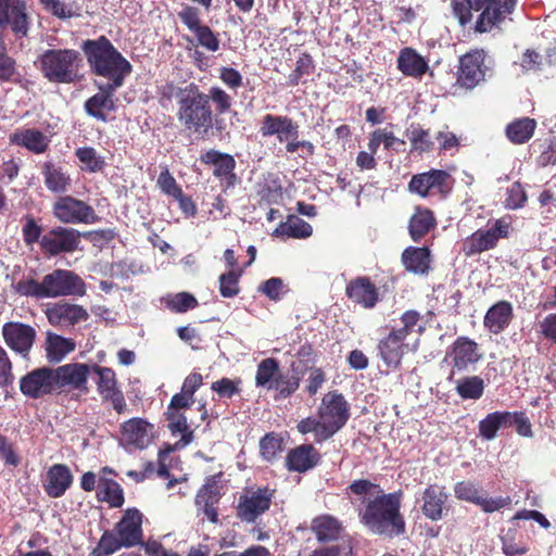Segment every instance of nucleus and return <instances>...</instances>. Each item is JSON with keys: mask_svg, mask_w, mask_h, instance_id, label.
Here are the masks:
<instances>
[{"mask_svg": "<svg viewBox=\"0 0 556 556\" xmlns=\"http://www.w3.org/2000/svg\"><path fill=\"white\" fill-rule=\"evenodd\" d=\"M73 480V473L67 465L54 464L47 471L43 490L48 496L59 498L71 488Z\"/></svg>", "mask_w": 556, "mask_h": 556, "instance_id": "473e14b6", "label": "nucleus"}, {"mask_svg": "<svg viewBox=\"0 0 556 556\" xmlns=\"http://www.w3.org/2000/svg\"><path fill=\"white\" fill-rule=\"evenodd\" d=\"M118 88L108 84L100 85L99 92L85 101V112L97 121L109 122V113L116 109L114 92Z\"/></svg>", "mask_w": 556, "mask_h": 556, "instance_id": "bb28decb", "label": "nucleus"}, {"mask_svg": "<svg viewBox=\"0 0 556 556\" xmlns=\"http://www.w3.org/2000/svg\"><path fill=\"white\" fill-rule=\"evenodd\" d=\"M448 493L444 485L429 484L421 494V513L431 521H439L444 516Z\"/></svg>", "mask_w": 556, "mask_h": 556, "instance_id": "c85d7f7f", "label": "nucleus"}, {"mask_svg": "<svg viewBox=\"0 0 556 556\" xmlns=\"http://www.w3.org/2000/svg\"><path fill=\"white\" fill-rule=\"evenodd\" d=\"M165 416L168 421V428L172 434L181 433L180 441L182 442V445L189 444L193 439V432L189 430L187 417L185 414L178 409L167 408Z\"/></svg>", "mask_w": 556, "mask_h": 556, "instance_id": "8fccbe9b", "label": "nucleus"}, {"mask_svg": "<svg viewBox=\"0 0 556 556\" xmlns=\"http://www.w3.org/2000/svg\"><path fill=\"white\" fill-rule=\"evenodd\" d=\"M283 440L276 432L266 433L260 441V453L263 459L274 462L282 452Z\"/></svg>", "mask_w": 556, "mask_h": 556, "instance_id": "864d4df0", "label": "nucleus"}, {"mask_svg": "<svg viewBox=\"0 0 556 556\" xmlns=\"http://www.w3.org/2000/svg\"><path fill=\"white\" fill-rule=\"evenodd\" d=\"M401 262L406 271L426 276L431 269L432 255L430 248L409 245L402 252Z\"/></svg>", "mask_w": 556, "mask_h": 556, "instance_id": "f704fd0d", "label": "nucleus"}, {"mask_svg": "<svg viewBox=\"0 0 556 556\" xmlns=\"http://www.w3.org/2000/svg\"><path fill=\"white\" fill-rule=\"evenodd\" d=\"M486 53L483 49H473L459 58L456 85L472 90L484 81L489 70L485 64Z\"/></svg>", "mask_w": 556, "mask_h": 556, "instance_id": "1a4fd4ad", "label": "nucleus"}, {"mask_svg": "<svg viewBox=\"0 0 556 556\" xmlns=\"http://www.w3.org/2000/svg\"><path fill=\"white\" fill-rule=\"evenodd\" d=\"M536 121L531 117H520L511 121L505 127L507 139L514 144H523L534 135Z\"/></svg>", "mask_w": 556, "mask_h": 556, "instance_id": "37998d69", "label": "nucleus"}, {"mask_svg": "<svg viewBox=\"0 0 556 556\" xmlns=\"http://www.w3.org/2000/svg\"><path fill=\"white\" fill-rule=\"evenodd\" d=\"M166 307L174 313H186L199 305L197 298L189 292H178L165 300Z\"/></svg>", "mask_w": 556, "mask_h": 556, "instance_id": "13d9d810", "label": "nucleus"}, {"mask_svg": "<svg viewBox=\"0 0 556 556\" xmlns=\"http://www.w3.org/2000/svg\"><path fill=\"white\" fill-rule=\"evenodd\" d=\"M98 498L106 502L113 508L122 507L125 502L121 484L112 479H103L101 481Z\"/></svg>", "mask_w": 556, "mask_h": 556, "instance_id": "09e8293b", "label": "nucleus"}, {"mask_svg": "<svg viewBox=\"0 0 556 556\" xmlns=\"http://www.w3.org/2000/svg\"><path fill=\"white\" fill-rule=\"evenodd\" d=\"M184 88L178 87L174 81H165L156 88L157 102L162 108H168L175 97L181 100Z\"/></svg>", "mask_w": 556, "mask_h": 556, "instance_id": "680f3d73", "label": "nucleus"}, {"mask_svg": "<svg viewBox=\"0 0 556 556\" xmlns=\"http://www.w3.org/2000/svg\"><path fill=\"white\" fill-rule=\"evenodd\" d=\"M279 363L276 358L268 357L260 362L255 375L257 387H267L274 381L279 372Z\"/></svg>", "mask_w": 556, "mask_h": 556, "instance_id": "4d7b16f0", "label": "nucleus"}, {"mask_svg": "<svg viewBox=\"0 0 556 556\" xmlns=\"http://www.w3.org/2000/svg\"><path fill=\"white\" fill-rule=\"evenodd\" d=\"M222 472L210 476L205 479L204 484L198 490L194 504L198 513L203 514L210 522H218V511L216 505L222 498L219 480Z\"/></svg>", "mask_w": 556, "mask_h": 556, "instance_id": "aec40b11", "label": "nucleus"}, {"mask_svg": "<svg viewBox=\"0 0 556 556\" xmlns=\"http://www.w3.org/2000/svg\"><path fill=\"white\" fill-rule=\"evenodd\" d=\"M405 339V337L392 329L387 337L379 341V356L388 368L396 369L400 367L402 358L408 348L404 342Z\"/></svg>", "mask_w": 556, "mask_h": 556, "instance_id": "c756f323", "label": "nucleus"}, {"mask_svg": "<svg viewBox=\"0 0 556 556\" xmlns=\"http://www.w3.org/2000/svg\"><path fill=\"white\" fill-rule=\"evenodd\" d=\"M315 70L314 61L308 53H302L295 63V68L288 76V86H296L304 76L311 75Z\"/></svg>", "mask_w": 556, "mask_h": 556, "instance_id": "052dcab7", "label": "nucleus"}, {"mask_svg": "<svg viewBox=\"0 0 556 556\" xmlns=\"http://www.w3.org/2000/svg\"><path fill=\"white\" fill-rule=\"evenodd\" d=\"M260 134L262 137L276 136L279 142H288L299 138L300 126L288 115L266 114L263 116Z\"/></svg>", "mask_w": 556, "mask_h": 556, "instance_id": "a878e982", "label": "nucleus"}, {"mask_svg": "<svg viewBox=\"0 0 556 556\" xmlns=\"http://www.w3.org/2000/svg\"><path fill=\"white\" fill-rule=\"evenodd\" d=\"M455 497L479 506L482 511L491 514L511 504L510 496L488 497L486 492L477 483L466 480L454 485Z\"/></svg>", "mask_w": 556, "mask_h": 556, "instance_id": "f8f14e48", "label": "nucleus"}, {"mask_svg": "<svg viewBox=\"0 0 556 556\" xmlns=\"http://www.w3.org/2000/svg\"><path fill=\"white\" fill-rule=\"evenodd\" d=\"M240 384L241 379L232 380L227 377H223L222 379L214 381L211 389L222 399H231L241 392Z\"/></svg>", "mask_w": 556, "mask_h": 556, "instance_id": "e2e57ef3", "label": "nucleus"}, {"mask_svg": "<svg viewBox=\"0 0 556 556\" xmlns=\"http://www.w3.org/2000/svg\"><path fill=\"white\" fill-rule=\"evenodd\" d=\"M20 390L33 400L54 393L52 367H38L24 375L20 379Z\"/></svg>", "mask_w": 556, "mask_h": 556, "instance_id": "412c9836", "label": "nucleus"}, {"mask_svg": "<svg viewBox=\"0 0 556 556\" xmlns=\"http://www.w3.org/2000/svg\"><path fill=\"white\" fill-rule=\"evenodd\" d=\"M514 415L510 412H494L479 421V434L484 440H493L500 429L511 427Z\"/></svg>", "mask_w": 556, "mask_h": 556, "instance_id": "79ce46f5", "label": "nucleus"}, {"mask_svg": "<svg viewBox=\"0 0 556 556\" xmlns=\"http://www.w3.org/2000/svg\"><path fill=\"white\" fill-rule=\"evenodd\" d=\"M43 77L54 84H73L79 80L83 59L75 49H48L38 58Z\"/></svg>", "mask_w": 556, "mask_h": 556, "instance_id": "0eeeda50", "label": "nucleus"}, {"mask_svg": "<svg viewBox=\"0 0 556 556\" xmlns=\"http://www.w3.org/2000/svg\"><path fill=\"white\" fill-rule=\"evenodd\" d=\"M51 139L38 128H16L9 135V144L26 149L33 154H43L49 150Z\"/></svg>", "mask_w": 556, "mask_h": 556, "instance_id": "cd10ccee", "label": "nucleus"}, {"mask_svg": "<svg viewBox=\"0 0 556 556\" xmlns=\"http://www.w3.org/2000/svg\"><path fill=\"white\" fill-rule=\"evenodd\" d=\"M260 134L262 137L276 136L279 142H288L299 138L300 126L288 115L266 114L263 116Z\"/></svg>", "mask_w": 556, "mask_h": 556, "instance_id": "393cba45", "label": "nucleus"}, {"mask_svg": "<svg viewBox=\"0 0 556 556\" xmlns=\"http://www.w3.org/2000/svg\"><path fill=\"white\" fill-rule=\"evenodd\" d=\"M76 349L73 339L64 338L54 332H48L45 342L46 358L51 364L61 363L67 354Z\"/></svg>", "mask_w": 556, "mask_h": 556, "instance_id": "a19ab883", "label": "nucleus"}, {"mask_svg": "<svg viewBox=\"0 0 556 556\" xmlns=\"http://www.w3.org/2000/svg\"><path fill=\"white\" fill-rule=\"evenodd\" d=\"M80 241L81 233L77 229L55 226L42 235L39 245L45 255L52 257L75 252Z\"/></svg>", "mask_w": 556, "mask_h": 556, "instance_id": "9d476101", "label": "nucleus"}, {"mask_svg": "<svg viewBox=\"0 0 556 556\" xmlns=\"http://www.w3.org/2000/svg\"><path fill=\"white\" fill-rule=\"evenodd\" d=\"M313 232L312 226L305 222L304 219L298 216H289L286 222H281L274 231V235L295 238V239H305L311 237Z\"/></svg>", "mask_w": 556, "mask_h": 556, "instance_id": "c03bdc74", "label": "nucleus"}, {"mask_svg": "<svg viewBox=\"0 0 556 556\" xmlns=\"http://www.w3.org/2000/svg\"><path fill=\"white\" fill-rule=\"evenodd\" d=\"M90 366L85 363H68L52 368L53 384L56 393L77 390L88 392Z\"/></svg>", "mask_w": 556, "mask_h": 556, "instance_id": "4468645a", "label": "nucleus"}, {"mask_svg": "<svg viewBox=\"0 0 556 556\" xmlns=\"http://www.w3.org/2000/svg\"><path fill=\"white\" fill-rule=\"evenodd\" d=\"M311 530L320 543L337 541L343 532L341 521L328 514L315 517L312 520Z\"/></svg>", "mask_w": 556, "mask_h": 556, "instance_id": "ea45409f", "label": "nucleus"}, {"mask_svg": "<svg viewBox=\"0 0 556 556\" xmlns=\"http://www.w3.org/2000/svg\"><path fill=\"white\" fill-rule=\"evenodd\" d=\"M43 10L59 20H70L80 16V7L75 1L39 0Z\"/></svg>", "mask_w": 556, "mask_h": 556, "instance_id": "a18cd8bd", "label": "nucleus"}, {"mask_svg": "<svg viewBox=\"0 0 556 556\" xmlns=\"http://www.w3.org/2000/svg\"><path fill=\"white\" fill-rule=\"evenodd\" d=\"M142 513L137 508H127L114 529L105 530L98 544L90 552L91 556H109L122 547L142 544Z\"/></svg>", "mask_w": 556, "mask_h": 556, "instance_id": "423d86ee", "label": "nucleus"}, {"mask_svg": "<svg viewBox=\"0 0 556 556\" xmlns=\"http://www.w3.org/2000/svg\"><path fill=\"white\" fill-rule=\"evenodd\" d=\"M45 315L51 326L59 328H72L89 319V313L83 305L67 301L50 303Z\"/></svg>", "mask_w": 556, "mask_h": 556, "instance_id": "a211bd4d", "label": "nucleus"}, {"mask_svg": "<svg viewBox=\"0 0 556 556\" xmlns=\"http://www.w3.org/2000/svg\"><path fill=\"white\" fill-rule=\"evenodd\" d=\"M178 17L192 33H195L203 26V24H201L199 9L195 7L185 5L182 10L178 12Z\"/></svg>", "mask_w": 556, "mask_h": 556, "instance_id": "774afa93", "label": "nucleus"}, {"mask_svg": "<svg viewBox=\"0 0 556 556\" xmlns=\"http://www.w3.org/2000/svg\"><path fill=\"white\" fill-rule=\"evenodd\" d=\"M484 381L479 376H469L456 381L455 390L463 400H479L484 392Z\"/></svg>", "mask_w": 556, "mask_h": 556, "instance_id": "de8ad7c7", "label": "nucleus"}, {"mask_svg": "<svg viewBox=\"0 0 556 556\" xmlns=\"http://www.w3.org/2000/svg\"><path fill=\"white\" fill-rule=\"evenodd\" d=\"M275 490L268 486L241 495L237 505V517L244 522L253 523L265 514L273 502Z\"/></svg>", "mask_w": 556, "mask_h": 556, "instance_id": "2eb2a0df", "label": "nucleus"}, {"mask_svg": "<svg viewBox=\"0 0 556 556\" xmlns=\"http://www.w3.org/2000/svg\"><path fill=\"white\" fill-rule=\"evenodd\" d=\"M241 270H228L219 276V293L223 298H235L240 293Z\"/></svg>", "mask_w": 556, "mask_h": 556, "instance_id": "bf43d9fd", "label": "nucleus"}, {"mask_svg": "<svg viewBox=\"0 0 556 556\" xmlns=\"http://www.w3.org/2000/svg\"><path fill=\"white\" fill-rule=\"evenodd\" d=\"M16 294L36 300L65 296H84L87 292L85 280L75 271L55 268L46 274L41 281L22 278L13 285Z\"/></svg>", "mask_w": 556, "mask_h": 556, "instance_id": "7ed1b4c3", "label": "nucleus"}, {"mask_svg": "<svg viewBox=\"0 0 556 556\" xmlns=\"http://www.w3.org/2000/svg\"><path fill=\"white\" fill-rule=\"evenodd\" d=\"M121 434L125 446L143 450L154 439V426L143 418L134 417L121 425Z\"/></svg>", "mask_w": 556, "mask_h": 556, "instance_id": "5701e85b", "label": "nucleus"}, {"mask_svg": "<svg viewBox=\"0 0 556 556\" xmlns=\"http://www.w3.org/2000/svg\"><path fill=\"white\" fill-rule=\"evenodd\" d=\"M395 143L404 144V140L399 139L394 134L387 128H378L369 135L368 150L372 153H377L380 144H383L386 150L393 148Z\"/></svg>", "mask_w": 556, "mask_h": 556, "instance_id": "5fc2aeb1", "label": "nucleus"}, {"mask_svg": "<svg viewBox=\"0 0 556 556\" xmlns=\"http://www.w3.org/2000/svg\"><path fill=\"white\" fill-rule=\"evenodd\" d=\"M361 523L368 532L388 538L405 533L406 523L401 514V492L377 494L363 501L358 508Z\"/></svg>", "mask_w": 556, "mask_h": 556, "instance_id": "f03ea898", "label": "nucleus"}, {"mask_svg": "<svg viewBox=\"0 0 556 556\" xmlns=\"http://www.w3.org/2000/svg\"><path fill=\"white\" fill-rule=\"evenodd\" d=\"M5 344L23 358H28L37 338L36 329L21 321H8L2 326Z\"/></svg>", "mask_w": 556, "mask_h": 556, "instance_id": "6ab92c4d", "label": "nucleus"}, {"mask_svg": "<svg viewBox=\"0 0 556 556\" xmlns=\"http://www.w3.org/2000/svg\"><path fill=\"white\" fill-rule=\"evenodd\" d=\"M396 63L403 75L414 78H421L429 68L428 62L410 47L400 51Z\"/></svg>", "mask_w": 556, "mask_h": 556, "instance_id": "58836bf2", "label": "nucleus"}, {"mask_svg": "<svg viewBox=\"0 0 556 556\" xmlns=\"http://www.w3.org/2000/svg\"><path fill=\"white\" fill-rule=\"evenodd\" d=\"M345 296L365 309H372L381 301L379 288L368 276L351 279L345 286Z\"/></svg>", "mask_w": 556, "mask_h": 556, "instance_id": "4be33fe9", "label": "nucleus"}, {"mask_svg": "<svg viewBox=\"0 0 556 556\" xmlns=\"http://www.w3.org/2000/svg\"><path fill=\"white\" fill-rule=\"evenodd\" d=\"M200 161L205 165H214L213 175L219 179H226L228 186H232L236 180V160L231 154L211 149L200 156Z\"/></svg>", "mask_w": 556, "mask_h": 556, "instance_id": "72a5a7b5", "label": "nucleus"}, {"mask_svg": "<svg viewBox=\"0 0 556 556\" xmlns=\"http://www.w3.org/2000/svg\"><path fill=\"white\" fill-rule=\"evenodd\" d=\"M156 185L164 194L172 198L180 195V191L182 190L167 167L160 173Z\"/></svg>", "mask_w": 556, "mask_h": 556, "instance_id": "0e129e2a", "label": "nucleus"}, {"mask_svg": "<svg viewBox=\"0 0 556 556\" xmlns=\"http://www.w3.org/2000/svg\"><path fill=\"white\" fill-rule=\"evenodd\" d=\"M406 134L410 142L412 152L422 154L432 151L433 142L428 129H424L419 124H412L410 127L407 128Z\"/></svg>", "mask_w": 556, "mask_h": 556, "instance_id": "49530a36", "label": "nucleus"}, {"mask_svg": "<svg viewBox=\"0 0 556 556\" xmlns=\"http://www.w3.org/2000/svg\"><path fill=\"white\" fill-rule=\"evenodd\" d=\"M534 146L539 149L536 156V165L539 167H547L556 164V137L549 136L544 139H538Z\"/></svg>", "mask_w": 556, "mask_h": 556, "instance_id": "603ef678", "label": "nucleus"}, {"mask_svg": "<svg viewBox=\"0 0 556 556\" xmlns=\"http://www.w3.org/2000/svg\"><path fill=\"white\" fill-rule=\"evenodd\" d=\"M301 378L298 375H287L281 371L268 386V389L277 391V399H287L291 396L300 387Z\"/></svg>", "mask_w": 556, "mask_h": 556, "instance_id": "3c124183", "label": "nucleus"}, {"mask_svg": "<svg viewBox=\"0 0 556 556\" xmlns=\"http://www.w3.org/2000/svg\"><path fill=\"white\" fill-rule=\"evenodd\" d=\"M437 227V218L433 211L424 206H416L408 220V233L414 242H420L431 230Z\"/></svg>", "mask_w": 556, "mask_h": 556, "instance_id": "e433bc0d", "label": "nucleus"}, {"mask_svg": "<svg viewBox=\"0 0 556 556\" xmlns=\"http://www.w3.org/2000/svg\"><path fill=\"white\" fill-rule=\"evenodd\" d=\"M451 175L443 169H430L429 172L413 175L408 182V190L421 198L434 194L446 197L451 191Z\"/></svg>", "mask_w": 556, "mask_h": 556, "instance_id": "dca6fc26", "label": "nucleus"}, {"mask_svg": "<svg viewBox=\"0 0 556 556\" xmlns=\"http://www.w3.org/2000/svg\"><path fill=\"white\" fill-rule=\"evenodd\" d=\"M75 155L89 173L101 172L105 167L104 159L92 147L78 148L75 151Z\"/></svg>", "mask_w": 556, "mask_h": 556, "instance_id": "6e6d98bb", "label": "nucleus"}, {"mask_svg": "<svg viewBox=\"0 0 556 556\" xmlns=\"http://www.w3.org/2000/svg\"><path fill=\"white\" fill-rule=\"evenodd\" d=\"M283 288L285 285L281 278L271 277L260 285L257 290L258 292L266 295L269 300L277 302L283 294Z\"/></svg>", "mask_w": 556, "mask_h": 556, "instance_id": "338daca9", "label": "nucleus"}, {"mask_svg": "<svg viewBox=\"0 0 556 556\" xmlns=\"http://www.w3.org/2000/svg\"><path fill=\"white\" fill-rule=\"evenodd\" d=\"M319 417L323 420L332 421L342 428L350 417L349 405L344 396L338 391L325 394L319 407Z\"/></svg>", "mask_w": 556, "mask_h": 556, "instance_id": "7c9ffc66", "label": "nucleus"}, {"mask_svg": "<svg viewBox=\"0 0 556 556\" xmlns=\"http://www.w3.org/2000/svg\"><path fill=\"white\" fill-rule=\"evenodd\" d=\"M184 91L181 100L178 101L177 116L186 129L194 132L206 134L213 127L211 102L215 104L218 115L227 113L232 105L231 96L218 86H212L205 93L197 84L190 83L184 87Z\"/></svg>", "mask_w": 556, "mask_h": 556, "instance_id": "f257e3e1", "label": "nucleus"}, {"mask_svg": "<svg viewBox=\"0 0 556 556\" xmlns=\"http://www.w3.org/2000/svg\"><path fill=\"white\" fill-rule=\"evenodd\" d=\"M518 0H452V12L460 26L472 21V11H480L475 30L483 34L491 31L510 15Z\"/></svg>", "mask_w": 556, "mask_h": 556, "instance_id": "39448f33", "label": "nucleus"}, {"mask_svg": "<svg viewBox=\"0 0 556 556\" xmlns=\"http://www.w3.org/2000/svg\"><path fill=\"white\" fill-rule=\"evenodd\" d=\"M514 317L513 305L510 302L503 300L493 304L483 318V326L494 334L504 331Z\"/></svg>", "mask_w": 556, "mask_h": 556, "instance_id": "c9c22d12", "label": "nucleus"}, {"mask_svg": "<svg viewBox=\"0 0 556 556\" xmlns=\"http://www.w3.org/2000/svg\"><path fill=\"white\" fill-rule=\"evenodd\" d=\"M320 459V453L312 444H302L288 452L286 467L289 471L303 473L316 467Z\"/></svg>", "mask_w": 556, "mask_h": 556, "instance_id": "2f4dec72", "label": "nucleus"}, {"mask_svg": "<svg viewBox=\"0 0 556 556\" xmlns=\"http://www.w3.org/2000/svg\"><path fill=\"white\" fill-rule=\"evenodd\" d=\"M81 50L91 74L108 79V85L122 87L126 76L131 73L132 66L129 61L104 35L83 41Z\"/></svg>", "mask_w": 556, "mask_h": 556, "instance_id": "20e7f679", "label": "nucleus"}, {"mask_svg": "<svg viewBox=\"0 0 556 556\" xmlns=\"http://www.w3.org/2000/svg\"><path fill=\"white\" fill-rule=\"evenodd\" d=\"M511 230V217L503 216L495 219L488 229H478L463 242L462 251L470 257L497 247L501 239H507Z\"/></svg>", "mask_w": 556, "mask_h": 556, "instance_id": "6e6552de", "label": "nucleus"}, {"mask_svg": "<svg viewBox=\"0 0 556 556\" xmlns=\"http://www.w3.org/2000/svg\"><path fill=\"white\" fill-rule=\"evenodd\" d=\"M90 370L98 376L97 391L103 403H110L118 414L128 412L127 403L123 391L118 387L115 371L110 367L93 365Z\"/></svg>", "mask_w": 556, "mask_h": 556, "instance_id": "ddd939ff", "label": "nucleus"}, {"mask_svg": "<svg viewBox=\"0 0 556 556\" xmlns=\"http://www.w3.org/2000/svg\"><path fill=\"white\" fill-rule=\"evenodd\" d=\"M383 492L380 486L367 479H357L354 480L346 489L345 494H354L357 496L368 495V494H381Z\"/></svg>", "mask_w": 556, "mask_h": 556, "instance_id": "69168bd1", "label": "nucleus"}, {"mask_svg": "<svg viewBox=\"0 0 556 556\" xmlns=\"http://www.w3.org/2000/svg\"><path fill=\"white\" fill-rule=\"evenodd\" d=\"M52 213L63 224H94L100 220L91 205L72 195L58 198Z\"/></svg>", "mask_w": 556, "mask_h": 556, "instance_id": "9b49d317", "label": "nucleus"}, {"mask_svg": "<svg viewBox=\"0 0 556 556\" xmlns=\"http://www.w3.org/2000/svg\"><path fill=\"white\" fill-rule=\"evenodd\" d=\"M452 370L448 380H452L455 372H463L482 358L479 344L468 337H458L452 344Z\"/></svg>", "mask_w": 556, "mask_h": 556, "instance_id": "b1692460", "label": "nucleus"}, {"mask_svg": "<svg viewBox=\"0 0 556 556\" xmlns=\"http://www.w3.org/2000/svg\"><path fill=\"white\" fill-rule=\"evenodd\" d=\"M46 188L52 193H64L72 184L70 174L52 161H46L40 167Z\"/></svg>", "mask_w": 556, "mask_h": 556, "instance_id": "4c0bfd02", "label": "nucleus"}, {"mask_svg": "<svg viewBox=\"0 0 556 556\" xmlns=\"http://www.w3.org/2000/svg\"><path fill=\"white\" fill-rule=\"evenodd\" d=\"M30 18L25 0H0V27L10 28L17 38L28 34Z\"/></svg>", "mask_w": 556, "mask_h": 556, "instance_id": "f3484780", "label": "nucleus"}]
</instances>
